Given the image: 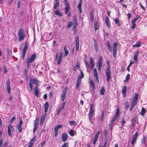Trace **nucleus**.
<instances>
[{
  "mask_svg": "<svg viewBox=\"0 0 147 147\" xmlns=\"http://www.w3.org/2000/svg\"><path fill=\"white\" fill-rule=\"evenodd\" d=\"M18 34L19 37L18 40L19 41L23 40L25 38V34L24 33V30L22 29H19Z\"/></svg>",
  "mask_w": 147,
  "mask_h": 147,
  "instance_id": "nucleus-1",
  "label": "nucleus"
},
{
  "mask_svg": "<svg viewBox=\"0 0 147 147\" xmlns=\"http://www.w3.org/2000/svg\"><path fill=\"white\" fill-rule=\"evenodd\" d=\"M134 95L135 96L133 98L131 104L129 109V110L130 111H131L132 110L137 102L138 94L137 93H135Z\"/></svg>",
  "mask_w": 147,
  "mask_h": 147,
  "instance_id": "nucleus-2",
  "label": "nucleus"
},
{
  "mask_svg": "<svg viewBox=\"0 0 147 147\" xmlns=\"http://www.w3.org/2000/svg\"><path fill=\"white\" fill-rule=\"evenodd\" d=\"M81 75H79L78 76L76 83V87L78 88H79L80 84L81 83V79L83 78L84 77V74L82 71H80Z\"/></svg>",
  "mask_w": 147,
  "mask_h": 147,
  "instance_id": "nucleus-3",
  "label": "nucleus"
},
{
  "mask_svg": "<svg viewBox=\"0 0 147 147\" xmlns=\"http://www.w3.org/2000/svg\"><path fill=\"white\" fill-rule=\"evenodd\" d=\"M106 75L107 76V80L108 82L111 78V73L110 69L107 68L106 69Z\"/></svg>",
  "mask_w": 147,
  "mask_h": 147,
  "instance_id": "nucleus-4",
  "label": "nucleus"
},
{
  "mask_svg": "<svg viewBox=\"0 0 147 147\" xmlns=\"http://www.w3.org/2000/svg\"><path fill=\"white\" fill-rule=\"evenodd\" d=\"M117 48V44L116 42L114 43L113 47V55L114 57L116 56Z\"/></svg>",
  "mask_w": 147,
  "mask_h": 147,
  "instance_id": "nucleus-5",
  "label": "nucleus"
},
{
  "mask_svg": "<svg viewBox=\"0 0 147 147\" xmlns=\"http://www.w3.org/2000/svg\"><path fill=\"white\" fill-rule=\"evenodd\" d=\"M67 88H65L63 90L62 93L61 94V99L63 101H64L65 98L66 94L67 93Z\"/></svg>",
  "mask_w": 147,
  "mask_h": 147,
  "instance_id": "nucleus-6",
  "label": "nucleus"
},
{
  "mask_svg": "<svg viewBox=\"0 0 147 147\" xmlns=\"http://www.w3.org/2000/svg\"><path fill=\"white\" fill-rule=\"evenodd\" d=\"M119 108H118L117 110V111L116 112L115 115L112 118V119L111 120V121L114 122L116 120V119L117 118L119 114Z\"/></svg>",
  "mask_w": 147,
  "mask_h": 147,
  "instance_id": "nucleus-7",
  "label": "nucleus"
},
{
  "mask_svg": "<svg viewBox=\"0 0 147 147\" xmlns=\"http://www.w3.org/2000/svg\"><path fill=\"white\" fill-rule=\"evenodd\" d=\"M119 108H118L117 110V111L116 112L115 115L112 118V119L111 120V121L114 122L116 120V119L117 118L119 114Z\"/></svg>",
  "mask_w": 147,
  "mask_h": 147,
  "instance_id": "nucleus-8",
  "label": "nucleus"
},
{
  "mask_svg": "<svg viewBox=\"0 0 147 147\" xmlns=\"http://www.w3.org/2000/svg\"><path fill=\"white\" fill-rule=\"evenodd\" d=\"M75 41L76 49L77 51H78L79 50V37L78 35L76 38Z\"/></svg>",
  "mask_w": 147,
  "mask_h": 147,
  "instance_id": "nucleus-9",
  "label": "nucleus"
},
{
  "mask_svg": "<svg viewBox=\"0 0 147 147\" xmlns=\"http://www.w3.org/2000/svg\"><path fill=\"white\" fill-rule=\"evenodd\" d=\"M8 94H10L11 92L10 86V84L9 79H8L6 82Z\"/></svg>",
  "mask_w": 147,
  "mask_h": 147,
  "instance_id": "nucleus-10",
  "label": "nucleus"
},
{
  "mask_svg": "<svg viewBox=\"0 0 147 147\" xmlns=\"http://www.w3.org/2000/svg\"><path fill=\"white\" fill-rule=\"evenodd\" d=\"M102 59L101 57H100L98 63V69L99 71L101 70L102 66Z\"/></svg>",
  "mask_w": 147,
  "mask_h": 147,
  "instance_id": "nucleus-11",
  "label": "nucleus"
},
{
  "mask_svg": "<svg viewBox=\"0 0 147 147\" xmlns=\"http://www.w3.org/2000/svg\"><path fill=\"white\" fill-rule=\"evenodd\" d=\"M23 123L22 120V119H20V120L19 123L17 127L18 129L19 132H20L22 131V128H21V125Z\"/></svg>",
  "mask_w": 147,
  "mask_h": 147,
  "instance_id": "nucleus-12",
  "label": "nucleus"
},
{
  "mask_svg": "<svg viewBox=\"0 0 147 147\" xmlns=\"http://www.w3.org/2000/svg\"><path fill=\"white\" fill-rule=\"evenodd\" d=\"M62 127V125H57L55 128V136L56 137L58 134V131L59 129L60 128Z\"/></svg>",
  "mask_w": 147,
  "mask_h": 147,
  "instance_id": "nucleus-13",
  "label": "nucleus"
},
{
  "mask_svg": "<svg viewBox=\"0 0 147 147\" xmlns=\"http://www.w3.org/2000/svg\"><path fill=\"white\" fill-rule=\"evenodd\" d=\"M68 138V136L67 134L64 133L62 134L61 136V139L64 142L66 141Z\"/></svg>",
  "mask_w": 147,
  "mask_h": 147,
  "instance_id": "nucleus-14",
  "label": "nucleus"
},
{
  "mask_svg": "<svg viewBox=\"0 0 147 147\" xmlns=\"http://www.w3.org/2000/svg\"><path fill=\"white\" fill-rule=\"evenodd\" d=\"M99 134H100V132L99 131H98L96 133V134L95 135V136H94V141H93V144H94V145L95 144H96V142H97V141L98 140V137L99 136Z\"/></svg>",
  "mask_w": 147,
  "mask_h": 147,
  "instance_id": "nucleus-15",
  "label": "nucleus"
},
{
  "mask_svg": "<svg viewBox=\"0 0 147 147\" xmlns=\"http://www.w3.org/2000/svg\"><path fill=\"white\" fill-rule=\"evenodd\" d=\"M36 57V55L35 54H33L32 55L30 58H28L27 60H28L29 61L32 62Z\"/></svg>",
  "mask_w": 147,
  "mask_h": 147,
  "instance_id": "nucleus-16",
  "label": "nucleus"
},
{
  "mask_svg": "<svg viewBox=\"0 0 147 147\" xmlns=\"http://www.w3.org/2000/svg\"><path fill=\"white\" fill-rule=\"evenodd\" d=\"M11 129H14L13 127L11 125H9L8 127L7 133L8 135L9 136H11Z\"/></svg>",
  "mask_w": 147,
  "mask_h": 147,
  "instance_id": "nucleus-17",
  "label": "nucleus"
},
{
  "mask_svg": "<svg viewBox=\"0 0 147 147\" xmlns=\"http://www.w3.org/2000/svg\"><path fill=\"white\" fill-rule=\"evenodd\" d=\"M139 52L138 51H137L135 53L134 57V59L135 62H137L138 61V56Z\"/></svg>",
  "mask_w": 147,
  "mask_h": 147,
  "instance_id": "nucleus-18",
  "label": "nucleus"
},
{
  "mask_svg": "<svg viewBox=\"0 0 147 147\" xmlns=\"http://www.w3.org/2000/svg\"><path fill=\"white\" fill-rule=\"evenodd\" d=\"M90 63L91 65V67H90V69H92L94 66V63L93 62V60L92 57L90 58Z\"/></svg>",
  "mask_w": 147,
  "mask_h": 147,
  "instance_id": "nucleus-19",
  "label": "nucleus"
},
{
  "mask_svg": "<svg viewBox=\"0 0 147 147\" xmlns=\"http://www.w3.org/2000/svg\"><path fill=\"white\" fill-rule=\"evenodd\" d=\"M34 90L35 95L36 96L38 97L39 92L38 88V87L37 86H36L34 88Z\"/></svg>",
  "mask_w": 147,
  "mask_h": 147,
  "instance_id": "nucleus-20",
  "label": "nucleus"
},
{
  "mask_svg": "<svg viewBox=\"0 0 147 147\" xmlns=\"http://www.w3.org/2000/svg\"><path fill=\"white\" fill-rule=\"evenodd\" d=\"M49 107V104L48 102H46L45 104V107H44V109H45V114H46L48 109Z\"/></svg>",
  "mask_w": 147,
  "mask_h": 147,
  "instance_id": "nucleus-21",
  "label": "nucleus"
},
{
  "mask_svg": "<svg viewBox=\"0 0 147 147\" xmlns=\"http://www.w3.org/2000/svg\"><path fill=\"white\" fill-rule=\"evenodd\" d=\"M69 9V3H67L66 4L65 8V14L68 13Z\"/></svg>",
  "mask_w": 147,
  "mask_h": 147,
  "instance_id": "nucleus-22",
  "label": "nucleus"
},
{
  "mask_svg": "<svg viewBox=\"0 0 147 147\" xmlns=\"http://www.w3.org/2000/svg\"><path fill=\"white\" fill-rule=\"evenodd\" d=\"M82 0H80V2L78 4V8L79 9V11L80 13H82Z\"/></svg>",
  "mask_w": 147,
  "mask_h": 147,
  "instance_id": "nucleus-23",
  "label": "nucleus"
},
{
  "mask_svg": "<svg viewBox=\"0 0 147 147\" xmlns=\"http://www.w3.org/2000/svg\"><path fill=\"white\" fill-rule=\"evenodd\" d=\"M59 5V0H55V5L54 9H56Z\"/></svg>",
  "mask_w": 147,
  "mask_h": 147,
  "instance_id": "nucleus-24",
  "label": "nucleus"
},
{
  "mask_svg": "<svg viewBox=\"0 0 147 147\" xmlns=\"http://www.w3.org/2000/svg\"><path fill=\"white\" fill-rule=\"evenodd\" d=\"M107 44L108 47V49L111 52H112V49L111 48V46L109 41H107Z\"/></svg>",
  "mask_w": 147,
  "mask_h": 147,
  "instance_id": "nucleus-25",
  "label": "nucleus"
},
{
  "mask_svg": "<svg viewBox=\"0 0 147 147\" xmlns=\"http://www.w3.org/2000/svg\"><path fill=\"white\" fill-rule=\"evenodd\" d=\"M114 21L117 26H120L121 25V23L118 18H116L114 19Z\"/></svg>",
  "mask_w": 147,
  "mask_h": 147,
  "instance_id": "nucleus-26",
  "label": "nucleus"
},
{
  "mask_svg": "<svg viewBox=\"0 0 147 147\" xmlns=\"http://www.w3.org/2000/svg\"><path fill=\"white\" fill-rule=\"evenodd\" d=\"M27 44L26 42H25L24 43V46L22 52L26 53V51L28 49Z\"/></svg>",
  "mask_w": 147,
  "mask_h": 147,
  "instance_id": "nucleus-27",
  "label": "nucleus"
},
{
  "mask_svg": "<svg viewBox=\"0 0 147 147\" xmlns=\"http://www.w3.org/2000/svg\"><path fill=\"white\" fill-rule=\"evenodd\" d=\"M55 14L57 16H61L62 14L59 12V10L58 9H57L55 11Z\"/></svg>",
  "mask_w": 147,
  "mask_h": 147,
  "instance_id": "nucleus-28",
  "label": "nucleus"
},
{
  "mask_svg": "<svg viewBox=\"0 0 147 147\" xmlns=\"http://www.w3.org/2000/svg\"><path fill=\"white\" fill-rule=\"evenodd\" d=\"M127 89V87L126 86H125L124 88H123L122 92L123 95H125L126 94V90Z\"/></svg>",
  "mask_w": 147,
  "mask_h": 147,
  "instance_id": "nucleus-29",
  "label": "nucleus"
},
{
  "mask_svg": "<svg viewBox=\"0 0 147 147\" xmlns=\"http://www.w3.org/2000/svg\"><path fill=\"white\" fill-rule=\"evenodd\" d=\"M80 67V64L77 61L76 64V65L73 68V70L74 71H76V70Z\"/></svg>",
  "mask_w": 147,
  "mask_h": 147,
  "instance_id": "nucleus-30",
  "label": "nucleus"
},
{
  "mask_svg": "<svg viewBox=\"0 0 147 147\" xmlns=\"http://www.w3.org/2000/svg\"><path fill=\"white\" fill-rule=\"evenodd\" d=\"M89 113L94 114V110L93 108V105L91 104L90 105Z\"/></svg>",
  "mask_w": 147,
  "mask_h": 147,
  "instance_id": "nucleus-31",
  "label": "nucleus"
},
{
  "mask_svg": "<svg viewBox=\"0 0 147 147\" xmlns=\"http://www.w3.org/2000/svg\"><path fill=\"white\" fill-rule=\"evenodd\" d=\"M131 125L132 126V127H133L136 124V118H133L131 120Z\"/></svg>",
  "mask_w": 147,
  "mask_h": 147,
  "instance_id": "nucleus-32",
  "label": "nucleus"
},
{
  "mask_svg": "<svg viewBox=\"0 0 147 147\" xmlns=\"http://www.w3.org/2000/svg\"><path fill=\"white\" fill-rule=\"evenodd\" d=\"M146 113V109L143 107H142L141 109V115L142 116H144Z\"/></svg>",
  "mask_w": 147,
  "mask_h": 147,
  "instance_id": "nucleus-33",
  "label": "nucleus"
},
{
  "mask_svg": "<svg viewBox=\"0 0 147 147\" xmlns=\"http://www.w3.org/2000/svg\"><path fill=\"white\" fill-rule=\"evenodd\" d=\"M64 51L65 52L64 55L65 57H66L68 54L69 52L67 50L66 47L65 46L64 48Z\"/></svg>",
  "mask_w": 147,
  "mask_h": 147,
  "instance_id": "nucleus-34",
  "label": "nucleus"
},
{
  "mask_svg": "<svg viewBox=\"0 0 147 147\" xmlns=\"http://www.w3.org/2000/svg\"><path fill=\"white\" fill-rule=\"evenodd\" d=\"M29 86L30 88V90L31 91H32L33 90V87H32V85H33V83L30 80L29 82Z\"/></svg>",
  "mask_w": 147,
  "mask_h": 147,
  "instance_id": "nucleus-35",
  "label": "nucleus"
},
{
  "mask_svg": "<svg viewBox=\"0 0 147 147\" xmlns=\"http://www.w3.org/2000/svg\"><path fill=\"white\" fill-rule=\"evenodd\" d=\"M39 119L38 118H36L35 120V123L34 125V126L38 127V125L39 122Z\"/></svg>",
  "mask_w": 147,
  "mask_h": 147,
  "instance_id": "nucleus-36",
  "label": "nucleus"
},
{
  "mask_svg": "<svg viewBox=\"0 0 147 147\" xmlns=\"http://www.w3.org/2000/svg\"><path fill=\"white\" fill-rule=\"evenodd\" d=\"M94 28L95 31H96L98 29V24L97 22L95 21L94 22Z\"/></svg>",
  "mask_w": 147,
  "mask_h": 147,
  "instance_id": "nucleus-37",
  "label": "nucleus"
},
{
  "mask_svg": "<svg viewBox=\"0 0 147 147\" xmlns=\"http://www.w3.org/2000/svg\"><path fill=\"white\" fill-rule=\"evenodd\" d=\"M109 19L107 17H106V20H105V22L106 23V24L107 25V26L108 27H110V24H109Z\"/></svg>",
  "mask_w": 147,
  "mask_h": 147,
  "instance_id": "nucleus-38",
  "label": "nucleus"
},
{
  "mask_svg": "<svg viewBox=\"0 0 147 147\" xmlns=\"http://www.w3.org/2000/svg\"><path fill=\"white\" fill-rule=\"evenodd\" d=\"M105 92V89L103 87H102L100 90V94L102 95Z\"/></svg>",
  "mask_w": 147,
  "mask_h": 147,
  "instance_id": "nucleus-39",
  "label": "nucleus"
},
{
  "mask_svg": "<svg viewBox=\"0 0 147 147\" xmlns=\"http://www.w3.org/2000/svg\"><path fill=\"white\" fill-rule=\"evenodd\" d=\"M73 21L75 25L76 26H77L78 25V22L76 20V17L75 16L73 17Z\"/></svg>",
  "mask_w": 147,
  "mask_h": 147,
  "instance_id": "nucleus-40",
  "label": "nucleus"
},
{
  "mask_svg": "<svg viewBox=\"0 0 147 147\" xmlns=\"http://www.w3.org/2000/svg\"><path fill=\"white\" fill-rule=\"evenodd\" d=\"M93 12L91 11L90 12V19L92 21H93L94 18Z\"/></svg>",
  "mask_w": 147,
  "mask_h": 147,
  "instance_id": "nucleus-41",
  "label": "nucleus"
},
{
  "mask_svg": "<svg viewBox=\"0 0 147 147\" xmlns=\"http://www.w3.org/2000/svg\"><path fill=\"white\" fill-rule=\"evenodd\" d=\"M114 122L112 121L111 120L110 122V123H109V127L110 129L111 130L112 128H113V124L114 123Z\"/></svg>",
  "mask_w": 147,
  "mask_h": 147,
  "instance_id": "nucleus-42",
  "label": "nucleus"
},
{
  "mask_svg": "<svg viewBox=\"0 0 147 147\" xmlns=\"http://www.w3.org/2000/svg\"><path fill=\"white\" fill-rule=\"evenodd\" d=\"M141 46V44L139 42H138L136 44L133 45L132 46L133 47H140Z\"/></svg>",
  "mask_w": 147,
  "mask_h": 147,
  "instance_id": "nucleus-43",
  "label": "nucleus"
},
{
  "mask_svg": "<svg viewBox=\"0 0 147 147\" xmlns=\"http://www.w3.org/2000/svg\"><path fill=\"white\" fill-rule=\"evenodd\" d=\"M69 123L71 126L74 125L76 124V122L75 121H70L69 122Z\"/></svg>",
  "mask_w": 147,
  "mask_h": 147,
  "instance_id": "nucleus-44",
  "label": "nucleus"
},
{
  "mask_svg": "<svg viewBox=\"0 0 147 147\" xmlns=\"http://www.w3.org/2000/svg\"><path fill=\"white\" fill-rule=\"evenodd\" d=\"M45 116L44 115L42 117H41L40 119V124H42L45 120Z\"/></svg>",
  "mask_w": 147,
  "mask_h": 147,
  "instance_id": "nucleus-45",
  "label": "nucleus"
},
{
  "mask_svg": "<svg viewBox=\"0 0 147 147\" xmlns=\"http://www.w3.org/2000/svg\"><path fill=\"white\" fill-rule=\"evenodd\" d=\"M94 48L95 51L96 52H97L98 50V46L97 43L95 42L94 44Z\"/></svg>",
  "mask_w": 147,
  "mask_h": 147,
  "instance_id": "nucleus-46",
  "label": "nucleus"
},
{
  "mask_svg": "<svg viewBox=\"0 0 147 147\" xmlns=\"http://www.w3.org/2000/svg\"><path fill=\"white\" fill-rule=\"evenodd\" d=\"M90 84L92 87L93 89H94L95 88V86L94 84V82L92 81H90Z\"/></svg>",
  "mask_w": 147,
  "mask_h": 147,
  "instance_id": "nucleus-47",
  "label": "nucleus"
},
{
  "mask_svg": "<svg viewBox=\"0 0 147 147\" xmlns=\"http://www.w3.org/2000/svg\"><path fill=\"white\" fill-rule=\"evenodd\" d=\"M146 137H144L142 141V143L144 144L146 141Z\"/></svg>",
  "mask_w": 147,
  "mask_h": 147,
  "instance_id": "nucleus-48",
  "label": "nucleus"
},
{
  "mask_svg": "<svg viewBox=\"0 0 147 147\" xmlns=\"http://www.w3.org/2000/svg\"><path fill=\"white\" fill-rule=\"evenodd\" d=\"M130 77V75L129 74H128L126 77L125 80H124V81H127L129 80Z\"/></svg>",
  "mask_w": 147,
  "mask_h": 147,
  "instance_id": "nucleus-49",
  "label": "nucleus"
},
{
  "mask_svg": "<svg viewBox=\"0 0 147 147\" xmlns=\"http://www.w3.org/2000/svg\"><path fill=\"white\" fill-rule=\"evenodd\" d=\"M73 24V22L72 21H70L69 22L67 26V28H70Z\"/></svg>",
  "mask_w": 147,
  "mask_h": 147,
  "instance_id": "nucleus-50",
  "label": "nucleus"
},
{
  "mask_svg": "<svg viewBox=\"0 0 147 147\" xmlns=\"http://www.w3.org/2000/svg\"><path fill=\"white\" fill-rule=\"evenodd\" d=\"M69 134L72 136H74V131L72 129L71 130L69 131Z\"/></svg>",
  "mask_w": 147,
  "mask_h": 147,
  "instance_id": "nucleus-51",
  "label": "nucleus"
},
{
  "mask_svg": "<svg viewBox=\"0 0 147 147\" xmlns=\"http://www.w3.org/2000/svg\"><path fill=\"white\" fill-rule=\"evenodd\" d=\"M135 22L134 21H132V26H131V28L132 29H134L135 28L136 24L135 23Z\"/></svg>",
  "mask_w": 147,
  "mask_h": 147,
  "instance_id": "nucleus-52",
  "label": "nucleus"
},
{
  "mask_svg": "<svg viewBox=\"0 0 147 147\" xmlns=\"http://www.w3.org/2000/svg\"><path fill=\"white\" fill-rule=\"evenodd\" d=\"M94 114H92L90 113H89V119L90 121L91 120Z\"/></svg>",
  "mask_w": 147,
  "mask_h": 147,
  "instance_id": "nucleus-53",
  "label": "nucleus"
},
{
  "mask_svg": "<svg viewBox=\"0 0 147 147\" xmlns=\"http://www.w3.org/2000/svg\"><path fill=\"white\" fill-rule=\"evenodd\" d=\"M3 68L4 70V73H6L7 72L6 66L5 65H3Z\"/></svg>",
  "mask_w": 147,
  "mask_h": 147,
  "instance_id": "nucleus-54",
  "label": "nucleus"
},
{
  "mask_svg": "<svg viewBox=\"0 0 147 147\" xmlns=\"http://www.w3.org/2000/svg\"><path fill=\"white\" fill-rule=\"evenodd\" d=\"M15 116H13L12 118L10 120V122L12 123L15 120Z\"/></svg>",
  "mask_w": 147,
  "mask_h": 147,
  "instance_id": "nucleus-55",
  "label": "nucleus"
},
{
  "mask_svg": "<svg viewBox=\"0 0 147 147\" xmlns=\"http://www.w3.org/2000/svg\"><path fill=\"white\" fill-rule=\"evenodd\" d=\"M61 58L59 57L57 59V64L59 65L61 62Z\"/></svg>",
  "mask_w": 147,
  "mask_h": 147,
  "instance_id": "nucleus-56",
  "label": "nucleus"
},
{
  "mask_svg": "<svg viewBox=\"0 0 147 147\" xmlns=\"http://www.w3.org/2000/svg\"><path fill=\"white\" fill-rule=\"evenodd\" d=\"M126 106H125V109H128L129 107V102L128 101H126Z\"/></svg>",
  "mask_w": 147,
  "mask_h": 147,
  "instance_id": "nucleus-57",
  "label": "nucleus"
},
{
  "mask_svg": "<svg viewBox=\"0 0 147 147\" xmlns=\"http://www.w3.org/2000/svg\"><path fill=\"white\" fill-rule=\"evenodd\" d=\"M32 63L31 62L29 61L28 60H26V63L27 64V66L28 68H29L30 65V63Z\"/></svg>",
  "mask_w": 147,
  "mask_h": 147,
  "instance_id": "nucleus-58",
  "label": "nucleus"
},
{
  "mask_svg": "<svg viewBox=\"0 0 147 147\" xmlns=\"http://www.w3.org/2000/svg\"><path fill=\"white\" fill-rule=\"evenodd\" d=\"M61 147H68V144L67 142H65Z\"/></svg>",
  "mask_w": 147,
  "mask_h": 147,
  "instance_id": "nucleus-59",
  "label": "nucleus"
},
{
  "mask_svg": "<svg viewBox=\"0 0 147 147\" xmlns=\"http://www.w3.org/2000/svg\"><path fill=\"white\" fill-rule=\"evenodd\" d=\"M138 132H136L135 134L133 135V138H134L135 139H137V138L138 136Z\"/></svg>",
  "mask_w": 147,
  "mask_h": 147,
  "instance_id": "nucleus-60",
  "label": "nucleus"
},
{
  "mask_svg": "<svg viewBox=\"0 0 147 147\" xmlns=\"http://www.w3.org/2000/svg\"><path fill=\"white\" fill-rule=\"evenodd\" d=\"M85 64L87 69L90 67V65L89 63L86 61H85Z\"/></svg>",
  "mask_w": 147,
  "mask_h": 147,
  "instance_id": "nucleus-61",
  "label": "nucleus"
},
{
  "mask_svg": "<svg viewBox=\"0 0 147 147\" xmlns=\"http://www.w3.org/2000/svg\"><path fill=\"white\" fill-rule=\"evenodd\" d=\"M140 18V16H137L136 18H135L134 20H133L132 21L136 22V21L139 18Z\"/></svg>",
  "mask_w": 147,
  "mask_h": 147,
  "instance_id": "nucleus-62",
  "label": "nucleus"
},
{
  "mask_svg": "<svg viewBox=\"0 0 147 147\" xmlns=\"http://www.w3.org/2000/svg\"><path fill=\"white\" fill-rule=\"evenodd\" d=\"M33 83L35 84L36 85H38V83L37 82V81L35 79H33Z\"/></svg>",
  "mask_w": 147,
  "mask_h": 147,
  "instance_id": "nucleus-63",
  "label": "nucleus"
},
{
  "mask_svg": "<svg viewBox=\"0 0 147 147\" xmlns=\"http://www.w3.org/2000/svg\"><path fill=\"white\" fill-rule=\"evenodd\" d=\"M34 143L30 141L28 147H32Z\"/></svg>",
  "mask_w": 147,
  "mask_h": 147,
  "instance_id": "nucleus-64",
  "label": "nucleus"
}]
</instances>
